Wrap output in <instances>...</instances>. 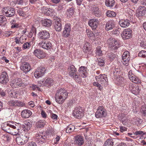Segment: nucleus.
Masks as SVG:
<instances>
[{"label": "nucleus", "mask_w": 146, "mask_h": 146, "mask_svg": "<svg viewBox=\"0 0 146 146\" xmlns=\"http://www.w3.org/2000/svg\"><path fill=\"white\" fill-rule=\"evenodd\" d=\"M131 31L129 29H126L124 30L121 35L122 38L124 40L129 38L131 36Z\"/></svg>", "instance_id": "6ab92c4d"}, {"label": "nucleus", "mask_w": 146, "mask_h": 146, "mask_svg": "<svg viewBox=\"0 0 146 146\" xmlns=\"http://www.w3.org/2000/svg\"><path fill=\"white\" fill-rule=\"evenodd\" d=\"M97 81V82H95L93 83V85L94 86H96L98 87V89L100 91L102 90L103 88L102 85Z\"/></svg>", "instance_id": "a18cd8bd"}, {"label": "nucleus", "mask_w": 146, "mask_h": 146, "mask_svg": "<svg viewBox=\"0 0 146 146\" xmlns=\"http://www.w3.org/2000/svg\"><path fill=\"white\" fill-rule=\"evenodd\" d=\"M105 3L107 7L111 8L114 5L115 2L114 0H106Z\"/></svg>", "instance_id": "4c0bfd02"}, {"label": "nucleus", "mask_w": 146, "mask_h": 146, "mask_svg": "<svg viewBox=\"0 0 146 146\" xmlns=\"http://www.w3.org/2000/svg\"><path fill=\"white\" fill-rule=\"evenodd\" d=\"M141 112L144 116H146V108L142 107Z\"/></svg>", "instance_id": "052dcab7"}, {"label": "nucleus", "mask_w": 146, "mask_h": 146, "mask_svg": "<svg viewBox=\"0 0 146 146\" xmlns=\"http://www.w3.org/2000/svg\"><path fill=\"white\" fill-rule=\"evenodd\" d=\"M42 82L44 86H50L53 83V81L52 79L48 78Z\"/></svg>", "instance_id": "f704fd0d"}, {"label": "nucleus", "mask_w": 146, "mask_h": 146, "mask_svg": "<svg viewBox=\"0 0 146 146\" xmlns=\"http://www.w3.org/2000/svg\"><path fill=\"white\" fill-rule=\"evenodd\" d=\"M3 14L7 17H11L15 15V11L14 8L5 7L2 9Z\"/></svg>", "instance_id": "7ed1b4c3"}, {"label": "nucleus", "mask_w": 146, "mask_h": 146, "mask_svg": "<svg viewBox=\"0 0 146 146\" xmlns=\"http://www.w3.org/2000/svg\"><path fill=\"white\" fill-rule=\"evenodd\" d=\"M28 138L26 136H22L17 137L16 140L17 143L19 145H22L28 141Z\"/></svg>", "instance_id": "f3484780"}, {"label": "nucleus", "mask_w": 146, "mask_h": 146, "mask_svg": "<svg viewBox=\"0 0 146 146\" xmlns=\"http://www.w3.org/2000/svg\"><path fill=\"white\" fill-rule=\"evenodd\" d=\"M23 84V82L21 78H16L12 80L11 85L14 88H17L22 86Z\"/></svg>", "instance_id": "f8f14e48"}, {"label": "nucleus", "mask_w": 146, "mask_h": 146, "mask_svg": "<svg viewBox=\"0 0 146 146\" xmlns=\"http://www.w3.org/2000/svg\"><path fill=\"white\" fill-rule=\"evenodd\" d=\"M19 129L18 128H17L15 126V128H13L11 127L9 132V133L11 134L12 135H19Z\"/></svg>", "instance_id": "473e14b6"}, {"label": "nucleus", "mask_w": 146, "mask_h": 146, "mask_svg": "<svg viewBox=\"0 0 146 146\" xmlns=\"http://www.w3.org/2000/svg\"><path fill=\"white\" fill-rule=\"evenodd\" d=\"M71 28L70 24H67L64 27V37H68L70 35Z\"/></svg>", "instance_id": "cd10ccee"}, {"label": "nucleus", "mask_w": 146, "mask_h": 146, "mask_svg": "<svg viewBox=\"0 0 146 146\" xmlns=\"http://www.w3.org/2000/svg\"><path fill=\"white\" fill-rule=\"evenodd\" d=\"M98 21L96 19H92L90 20L88 22L89 25L94 30H95L98 25Z\"/></svg>", "instance_id": "aec40b11"}, {"label": "nucleus", "mask_w": 146, "mask_h": 146, "mask_svg": "<svg viewBox=\"0 0 146 146\" xmlns=\"http://www.w3.org/2000/svg\"><path fill=\"white\" fill-rule=\"evenodd\" d=\"M74 10L73 8H69L67 10L66 13V16L68 18H70L73 15L74 13Z\"/></svg>", "instance_id": "2f4dec72"}, {"label": "nucleus", "mask_w": 146, "mask_h": 146, "mask_svg": "<svg viewBox=\"0 0 146 146\" xmlns=\"http://www.w3.org/2000/svg\"><path fill=\"white\" fill-rule=\"evenodd\" d=\"M9 78L7 73L2 72L0 76V82L3 84H6L9 81Z\"/></svg>", "instance_id": "a211bd4d"}, {"label": "nucleus", "mask_w": 146, "mask_h": 146, "mask_svg": "<svg viewBox=\"0 0 146 146\" xmlns=\"http://www.w3.org/2000/svg\"><path fill=\"white\" fill-rule=\"evenodd\" d=\"M83 113L81 108L80 107H76L73 112V115L76 118L80 119L83 116Z\"/></svg>", "instance_id": "9d476101"}, {"label": "nucleus", "mask_w": 146, "mask_h": 146, "mask_svg": "<svg viewBox=\"0 0 146 146\" xmlns=\"http://www.w3.org/2000/svg\"><path fill=\"white\" fill-rule=\"evenodd\" d=\"M50 36L48 32L45 30L40 31L38 34V38L41 39H47L49 38Z\"/></svg>", "instance_id": "ddd939ff"}, {"label": "nucleus", "mask_w": 146, "mask_h": 146, "mask_svg": "<svg viewBox=\"0 0 146 146\" xmlns=\"http://www.w3.org/2000/svg\"><path fill=\"white\" fill-rule=\"evenodd\" d=\"M129 87L130 90L133 94L137 95L139 93L140 90L139 86H135L133 85H131Z\"/></svg>", "instance_id": "a878e982"}, {"label": "nucleus", "mask_w": 146, "mask_h": 146, "mask_svg": "<svg viewBox=\"0 0 146 146\" xmlns=\"http://www.w3.org/2000/svg\"><path fill=\"white\" fill-rule=\"evenodd\" d=\"M8 104L9 106H13L22 107L24 105L21 101L13 100L9 101Z\"/></svg>", "instance_id": "412c9836"}, {"label": "nucleus", "mask_w": 146, "mask_h": 146, "mask_svg": "<svg viewBox=\"0 0 146 146\" xmlns=\"http://www.w3.org/2000/svg\"><path fill=\"white\" fill-rule=\"evenodd\" d=\"M119 23L120 26L123 28L127 27L129 25V21L128 20H120Z\"/></svg>", "instance_id": "c756f323"}, {"label": "nucleus", "mask_w": 146, "mask_h": 146, "mask_svg": "<svg viewBox=\"0 0 146 146\" xmlns=\"http://www.w3.org/2000/svg\"><path fill=\"white\" fill-rule=\"evenodd\" d=\"M136 16L138 17L141 16L146 17V8L143 6L139 7L137 10Z\"/></svg>", "instance_id": "1a4fd4ad"}, {"label": "nucleus", "mask_w": 146, "mask_h": 146, "mask_svg": "<svg viewBox=\"0 0 146 146\" xmlns=\"http://www.w3.org/2000/svg\"><path fill=\"white\" fill-rule=\"evenodd\" d=\"M21 126V127L24 129V130L27 131L30 129L32 126V124L28 121H25L24 124Z\"/></svg>", "instance_id": "c85d7f7f"}, {"label": "nucleus", "mask_w": 146, "mask_h": 146, "mask_svg": "<svg viewBox=\"0 0 146 146\" xmlns=\"http://www.w3.org/2000/svg\"><path fill=\"white\" fill-rule=\"evenodd\" d=\"M48 113L50 115V117L54 121L57 120L58 116L56 114L54 113L51 110H50L48 111Z\"/></svg>", "instance_id": "79ce46f5"}, {"label": "nucleus", "mask_w": 146, "mask_h": 146, "mask_svg": "<svg viewBox=\"0 0 146 146\" xmlns=\"http://www.w3.org/2000/svg\"><path fill=\"white\" fill-rule=\"evenodd\" d=\"M41 22L42 25L45 27H50L52 24L51 21L47 19L42 20Z\"/></svg>", "instance_id": "c9c22d12"}, {"label": "nucleus", "mask_w": 146, "mask_h": 146, "mask_svg": "<svg viewBox=\"0 0 146 146\" xmlns=\"http://www.w3.org/2000/svg\"><path fill=\"white\" fill-rule=\"evenodd\" d=\"M40 132L38 134H37L36 135V141L38 143H44L45 142L47 138L45 135H43V133H41Z\"/></svg>", "instance_id": "2eb2a0df"}, {"label": "nucleus", "mask_w": 146, "mask_h": 146, "mask_svg": "<svg viewBox=\"0 0 146 146\" xmlns=\"http://www.w3.org/2000/svg\"><path fill=\"white\" fill-rule=\"evenodd\" d=\"M95 78L102 86L106 87L108 85V79L107 75L105 74H100L98 76H96Z\"/></svg>", "instance_id": "f257e3e1"}, {"label": "nucleus", "mask_w": 146, "mask_h": 146, "mask_svg": "<svg viewBox=\"0 0 146 146\" xmlns=\"http://www.w3.org/2000/svg\"><path fill=\"white\" fill-rule=\"evenodd\" d=\"M1 127L3 130L9 133L11 127H13L14 128H15V126L10 124L7 122H6L2 124Z\"/></svg>", "instance_id": "dca6fc26"}, {"label": "nucleus", "mask_w": 146, "mask_h": 146, "mask_svg": "<svg viewBox=\"0 0 146 146\" xmlns=\"http://www.w3.org/2000/svg\"><path fill=\"white\" fill-rule=\"evenodd\" d=\"M138 56L143 58L146 57V51L141 50L139 53Z\"/></svg>", "instance_id": "864d4df0"}, {"label": "nucleus", "mask_w": 146, "mask_h": 146, "mask_svg": "<svg viewBox=\"0 0 146 146\" xmlns=\"http://www.w3.org/2000/svg\"><path fill=\"white\" fill-rule=\"evenodd\" d=\"M108 56L110 60L111 61H112L113 60L115 57V55L112 53L110 52L108 53Z\"/></svg>", "instance_id": "8fccbe9b"}, {"label": "nucleus", "mask_w": 146, "mask_h": 146, "mask_svg": "<svg viewBox=\"0 0 146 146\" xmlns=\"http://www.w3.org/2000/svg\"><path fill=\"white\" fill-rule=\"evenodd\" d=\"M75 129V126L72 125L67 126L66 130V132L67 133H70L73 131Z\"/></svg>", "instance_id": "58836bf2"}, {"label": "nucleus", "mask_w": 146, "mask_h": 146, "mask_svg": "<svg viewBox=\"0 0 146 146\" xmlns=\"http://www.w3.org/2000/svg\"><path fill=\"white\" fill-rule=\"evenodd\" d=\"M112 32L113 34L116 35H118L119 33V31L117 29L113 30Z\"/></svg>", "instance_id": "e2e57ef3"}, {"label": "nucleus", "mask_w": 146, "mask_h": 146, "mask_svg": "<svg viewBox=\"0 0 146 146\" xmlns=\"http://www.w3.org/2000/svg\"><path fill=\"white\" fill-rule=\"evenodd\" d=\"M119 69L118 68H113L111 70V73H113L114 75H115L119 72Z\"/></svg>", "instance_id": "13d9d810"}, {"label": "nucleus", "mask_w": 146, "mask_h": 146, "mask_svg": "<svg viewBox=\"0 0 146 146\" xmlns=\"http://www.w3.org/2000/svg\"><path fill=\"white\" fill-rule=\"evenodd\" d=\"M92 11L95 15L98 17H99L101 15L100 11L98 7H94Z\"/></svg>", "instance_id": "e433bc0d"}, {"label": "nucleus", "mask_w": 146, "mask_h": 146, "mask_svg": "<svg viewBox=\"0 0 146 146\" xmlns=\"http://www.w3.org/2000/svg\"><path fill=\"white\" fill-rule=\"evenodd\" d=\"M62 96H56L55 100L57 102L60 104H61L63 102V99Z\"/></svg>", "instance_id": "c03bdc74"}, {"label": "nucleus", "mask_w": 146, "mask_h": 146, "mask_svg": "<svg viewBox=\"0 0 146 146\" xmlns=\"http://www.w3.org/2000/svg\"><path fill=\"white\" fill-rule=\"evenodd\" d=\"M96 53V56H102V51L100 47H98L97 48Z\"/></svg>", "instance_id": "09e8293b"}, {"label": "nucleus", "mask_w": 146, "mask_h": 146, "mask_svg": "<svg viewBox=\"0 0 146 146\" xmlns=\"http://www.w3.org/2000/svg\"><path fill=\"white\" fill-rule=\"evenodd\" d=\"M107 43L112 50L117 49L119 46V42L112 38H110L107 40Z\"/></svg>", "instance_id": "20e7f679"}, {"label": "nucleus", "mask_w": 146, "mask_h": 146, "mask_svg": "<svg viewBox=\"0 0 146 146\" xmlns=\"http://www.w3.org/2000/svg\"><path fill=\"white\" fill-rule=\"evenodd\" d=\"M134 134L136 135H145V137H146V133L142 131H137L134 133Z\"/></svg>", "instance_id": "de8ad7c7"}, {"label": "nucleus", "mask_w": 146, "mask_h": 146, "mask_svg": "<svg viewBox=\"0 0 146 146\" xmlns=\"http://www.w3.org/2000/svg\"><path fill=\"white\" fill-rule=\"evenodd\" d=\"M7 19L5 16V15H0V25H1L2 23L5 22V23H6Z\"/></svg>", "instance_id": "3c124183"}, {"label": "nucleus", "mask_w": 146, "mask_h": 146, "mask_svg": "<svg viewBox=\"0 0 146 146\" xmlns=\"http://www.w3.org/2000/svg\"><path fill=\"white\" fill-rule=\"evenodd\" d=\"M68 71L70 76L74 78L76 82H79L80 80V78L79 76L76 74L77 70L73 65H70L68 68Z\"/></svg>", "instance_id": "f03ea898"}, {"label": "nucleus", "mask_w": 146, "mask_h": 146, "mask_svg": "<svg viewBox=\"0 0 146 146\" xmlns=\"http://www.w3.org/2000/svg\"><path fill=\"white\" fill-rule=\"evenodd\" d=\"M84 143L83 137L81 136L77 135L75 137V143L79 146L82 145Z\"/></svg>", "instance_id": "4be33fe9"}, {"label": "nucleus", "mask_w": 146, "mask_h": 146, "mask_svg": "<svg viewBox=\"0 0 146 146\" xmlns=\"http://www.w3.org/2000/svg\"><path fill=\"white\" fill-rule=\"evenodd\" d=\"M106 14L107 17H115L116 15L115 12L111 11H107Z\"/></svg>", "instance_id": "37998d69"}, {"label": "nucleus", "mask_w": 146, "mask_h": 146, "mask_svg": "<svg viewBox=\"0 0 146 146\" xmlns=\"http://www.w3.org/2000/svg\"><path fill=\"white\" fill-rule=\"evenodd\" d=\"M31 114V112L30 111L27 110H24L21 112L22 117L25 118L29 117Z\"/></svg>", "instance_id": "bb28decb"}, {"label": "nucleus", "mask_w": 146, "mask_h": 146, "mask_svg": "<svg viewBox=\"0 0 146 146\" xmlns=\"http://www.w3.org/2000/svg\"><path fill=\"white\" fill-rule=\"evenodd\" d=\"M98 61V65L100 66H103L104 64V59L102 58L97 59Z\"/></svg>", "instance_id": "49530a36"}, {"label": "nucleus", "mask_w": 146, "mask_h": 146, "mask_svg": "<svg viewBox=\"0 0 146 146\" xmlns=\"http://www.w3.org/2000/svg\"><path fill=\"white\" fill-rule=\"evenodd\" d=\"M0 58L2 59L3 60H5V62L6 63H7L9 62V60L7 59L6 58L5 56H0Z\"/></svg>", "instance_id": "0e129e2a"}, {"label": "nucleus", "mask_w": 146, "mask_h": 146, "mask_svg": "<svg viewBox=\"0 0 146 146\" xmlns=\"http://www.w3.org/2000/svg\"><path fill=\"white\" fill-rule=\"evenodd\" d=\"M24 0H16V3L19 5H22L23 4Z\"/></svg>", "instance_id": "680f3d73"}, {"label": "nucleus", "mask_w": 146, "mask_h": 146, "mask_svg": "<svg viewBox=\"0 0 146 146\" xmlns=\"http://www.w3.org/2000/svg\"><path fill=\"white\" fill-rule=\"evenodd\" d=\"M31 46L30 42H26L23 45V49H29L30 48Z\"/></svg>", "instance_id": "603ef678"}, {"label": "nucleus", "mask_w": 146, "mask_h": 146, "mask_svg": "<svg viewBox=\"0 0 146 146\" xmlns=\"http://www.w3.org/2000/svg\"><path fill=\"white\" fill-rule=\"evenodd\" d=\"M35 55L39 58H43L45 56L44 52L39 49H36L34 51Z\"/></svg>", "instance_id": "5701e85b"}, {"label": "nucleus", "mask_w": 146, "mask_h": 146, "mask_svg": "<svg viewBox=\"0 0 146 146\" xmlns=\"http://www.w3.org/2000/svg\"><path fill=\"white\" fill-rule=\"evenodd\" d=\"M122 60H123V64L126 66L129 64V61L130 60V53L128 51H125L122 56Z\"/></svg>", "instance_id": "423d86ee"}, {"label": "nucleus", "mask_w": 146, "mask_h": 146, "mask_svg": "<svg viewBox=\"0 0 146 146\" xmlns=\"http://www.w3.org/2000/svg\"><path fill=\"white\" fill-rule=\"evenodd\" d=\"M129 79L131 81L137 84L140 82V80L139 78L135 75L131 76Z\"/></svg>", "instance_id": "ea45409f"}, {"label": "nucleus", "mask_w": 146, "mask_h": 146, "mask_svg": "<svg viewBox=\"0 0 146 146\" xmlns=\"http://www.w3.org/2000/svg\"><path fill=\"white\" fill-rule=\"evenodd\" d=\"M134 74L132 73V71L131 70H130L128 72V78H129L131 76H132L134 75Z\"/></svg>", "instance_id": "774afa93"}, {"label": "nucleus", "mask_w": 146, "mask_h": 146, "mask_svg": "<svg viewBox=\"0 0 146 146\" xmlns=\"http://www.w3.org/2000/svg\"><path fill=\"white\" fill-rule=\"evenodd\" d=\"M12 32L11 31H6L5 33V36L7 37H8L12 34Z\"/></svg>", "instance_id": "69168bd1"}, {"label": "nucleus", "mask_w": 146, "mask_h": 146, "mask_svg": "<svg viewBox=\"0 0 146 146\" xmlns=\"http://www.w3.org/2000/svg\"><path fill=\"white\" fill-rule=\"evenodd\" d=\"M95 115L96 117L97 118L104 117L106 115V110L103 106H100L98 108Z\"/></svg>", "instance_id": "39448f33"}, {"label": "nucleus", "mask_w": 146, "mask_h": 146, "mask_svg": "<svg viewBox=\"0 0 146 146\" xmlns=\"http://www.w3.org/2000/svg\"><path fill=\"white\" fill-rule=\"evenodd\" d=\"M64 94V90L62 89H60L57 93L56 94V96H62Z\"/></svg>", "instance_id": "6e6d98bb"}, {"label": "nucleus", "mask_w": 146, "mask_h": 146, "mask_svg": "<svg viewBox=\"0 0 146 146\" xmlns=\"http://www.w3.org/2000/svg\"><path fill=\"white\" fill-rule=\"evenodd\" d=\"M17 12L20 16L23 17H25L26 15L25 13L23 11V9H21L17 11Z\"/></svg>", "instance_id": "5fc2aeb1"}, {"label": "nucleus", "mask_w": 146, "mask_h": 146, "mask_svg": "<svg viewBox=\"0 0 146 146\" xmlns=\"http://www.w3.org/2000/svg\"><path fill=\"white\" fill-rule=\"evenodd\" d=\"M48 9V8H46V7H43L41 9L42 13L46 15Z\"/></svg>", "instance_id": "bf43d9fd"}, {"label": "nucleus", "mask_w": 146, "mask_h": 146, "mask_svg": "<svg viewBox=\"0 0 146 146\" xmlns=\"http://www.w3.org/2000/svg\"><path fill=\"white\" fill-rule=\"evenodd\" d=\"M21 70L26 74L29 72L32 69L31 65L28 62H23L20 66Z\"/></svg>", "instance_id": "6e6552de"}, {"label": "nucleus", "mask_w": 146, "mask_h": 146, "mask_svg": "<svg viewBox=\"0 0 146 146\" xmlns=\"http://www.w3.org/2000/svg\"><path fill=\"white\" fill-rule=\"evenodd\" d=\"M46 69L43 67L38 68L34 73V75L36 78H38L43 76L45 73Z\"/></svg>", "instance_id": "0eeeda50"}, {"label": "nucleus", "mask_w": 146, "mask_h": 146, "mask_svg": "<svg viewBox=\"0 0 146 146\" xmlns=\"http://www.w3.org/2000/svg\"><path fill=\"white\" fill-rule=\"evenodd\" d=\"M91 48V46L89 42H86L84 44L83 50L87 57L91 55L92 51L90 50Z\"/></svg>", "instance_id": "9b49d317"}, {"label": "nucleus", "mask_w": 146, "mask_h": 146, "mask_svg": "<svg viewBox=\"0 0 146 146\" xmlns=\"http://www.w3.org/2000/svg\"><path fill=\"white\" fill-rule=\"evenodd\" d=\"M78 71L82 77L85 78L86 77L87 74L86 67L82 66L80 68Z\"/></svg>", "instance_id": "b1692460"}, {"label": "nucleus", "mask_w": 146, "mask_h": 146, "mask_svg": "<svg viewBox=\"0 0 146 146\" xmlns=\"http://www.w3.org/2000/svg\"><path fill=\"white\" fill-rule=\"evenodd\" d=\"M113 141L111 139H108L105 142L104 146H113Z\"/></svg>", "instance_id": "a19ab883"}, {"label": "nucleus", "mask_w": 146, "mask_h": 146, "mask_svg": "<svg viewBox=\"0 0 146 146\" xmlns=\"http://www.w3.org/2000/svg\"><path fill=\"white\" fill-rule=\"evenodd\" d=\"M115 27V24L114 21L111 20L107 23L106 25V29L108 31L112 29Z\"/></svg>", "instance_id": "393cba45"}, {"label": "nucleus", "mask_w": 146, "mask_h": 146, "mask_svg": "<svg viewBox=\"0 0 146 146\" xmlns=\"http://www.w3.org/2000/svg\"><path fill=\"white\" fill-rule=\"evenodd\" d=\"M28 146H37L36 144L34 142H31L29 143Z\"/></svg>", "instance_id": "338daca9"}, {"label": "nucleus", "mask_w": 146, "mask_h": 146, "mask_svg": "<svg viewBox=\"0 0 146 146\" xmlns=\"http://www.w3.org/2000/svg\"><path fill=\"white\" fill-rule=\"evenodd\" d=\"M54 27L56 31H60L62 28L61 24L59 21H55L54 22Z\"/></svg>", "instance_id": "7c9ffc66"}, {"label": "nucleus", "mask_w": 146, "mask_h": 146, "mask_svg": "<svg viewBox=\"0 0 146 146\" xmlns=\"http://www.w3.org/2000/svg\"><path fill=\"white\" fill-rule=\"evenodd\" d=\"M39 46H41L43 48L46 49H50L52 47V45L50 41H45L42 40L38 44Z\"/></svg>", "instance_id": "4468645a"}, {"label": "nucleus", "mask_w": 146, "mask_h": 146, "mask_svg": "<svg viewBox=\"0 0 146 146\" xmlns=\"http://www.w3.org/2000/svg\"><path fill=\"white\" fill-rule=\"evenodd\" d=\"M54 13V10L50 8L48 9V11L46 14V15L48 16H50L53 15V13Z\"/></svg>", "instance_id": "4d7b16f0"}, {"label": "nucleus", "mask_w": 146, "mask_h": 146, "mask_svg": "<svg viewBox=\"0 0 146 146\" xmlns=\"http://www.w3.org/2000/svg\"><path fill=\"white\" fill-rule=\"evenodd\" d=\"M46 122L44 120H40L36 122V127L37 128H43L46 125Z\"/></svg>", "instance_id": "72a5a7b5"}]
</instances>
